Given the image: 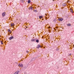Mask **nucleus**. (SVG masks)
<instances>
[{
    "label": "nucleus",
    "mask_w": 74,
    "mask_h": 74,
    "mask_svg": "<svg viewBox=\"0 0 74 74\" xmlns=\"http://www.w3.org/2000/svg\"><path fill=\"white\" fill-rule=\"evenodd\" d=\"M18 66H19L20 67H23V64H19Z\"/></svg>",
    "instance_id": "nucleus-1"
},
{
    "label": "nucleus",
    "mask_w": 74,
    "mask_h": 74,
    "mask_svg": "<svg viewBox=\"0 0 74 74\" xmlns=\"http://www.w3.org/2000/svg\"><path fill=\"white\" fill-rule=\"evenodd\" d=\"M41 46L40 45H37V47L36 48H38V49L39 48H41Z\"/></svg>",
    "instance_id": "nucleus-2"
},
{
    "label": "nucleus",
    "mask_w": 74,
    "mask_h": 74,
    "mask_svg": "<svg viewBox=\"0 0 74 74\" xmlns=\"http://www.w3.org/2000/svg\"><path fill=\"white\" fill-rule=\"evenodd\" d=\"M9 40H12V39H14V37L13 36H12L10 37L9 38Z\"/></svg>",
    "instance_id": "nucleus-3"
},
{
    "label": "nucleus",
    "mask_w": 74,
    "mask_h": 74,
    "mask_svg": "<svg viewBox=\"0 0 74 74\" xmlns=\"http://www.w3.org/2000/svg\"><path fill=\"white\" fill-rule=\"evenodd\" d=\"M2 16H5V12H4L2 14Z\"/></svg>",
    "instance_id": "nucleus-4"
},
{
    "label": "nucleus",
    "mask_w": 74,
    "mask_h": 74,
    "mask_svg": "<svg viewBox=\"0 0 74 74\" xmlns=\"http://www.w3.org/2000/svg\"><path fill=\"white\" fill-rule=\"evenodd\" d=\"M36 57L33 58L31 60V61L32 62V61H34V60H36Z\"/></svg>",
    "instance_id": "nucleus-5"
},
{
    "label": "nucleus",
    "mask_w": 74,
    "mask_h": 74,
    "mask_svg": "<svg viewBox=\"0 0 74 74\" xmlns=\"http://www.w3.org/2000/svg\"><path fill=\"white\" fill-rule=\"evenodd\" d=\"M58 20L59 21H62L63 20V18H59L58 19Z\"/></svg>",
    "instance_id": "nucleus-6"
},
{
    "label": "nucleus",
    "mask_w": 74,
    "mask_h": 74,
    "mask_svg": "<svg viewBox=\"0 0 74 74\" xmlns=\"http://www.w3.org/2000/svg\"><path fill=\"white\" fill-rule=\"evenodd\" d=\"M33 8L32 7H30L29 8V10H33Z\"/></svg>",
    "instance_id": "nucleus-7"
},
{
    "label": "nucleus",
    "mask_w": 74,
    "mask_h": 74,
    "mask_svg": "<svg viewBox=\"0 0 74 74\" xmlns=\"http://www.w3.org/2000/svg\"><path fill=\"white\" fill-rule=\"evenodd\" d=\"M70 11L71 13H73L74 12L73 11V10H72L71 9H70Z\"/></svg>",
    "instance_id": "nucleus-8"
},
{
    "label": "nucleus",
    "mask_w": 74,
    "mask_h": 74,
    "mask_svg": "<svg viewBox=\"0 0 74 74\" xmlns=\"http://www.w3.org/2000/svg\"><path fill=\"white\" fill-rule=\"evenodd\" d=\"M25 0H21V3H24Z\"/></svg>",
    "instance_id": "nucleus-9"
},
{
    "label": "nucleus",
    "mask_w": 74,
    "mask_h": 74,
    "mask_svg": "<svg viewBox=\"0 0 74 74\" xmlns=\"http://www.w3.org/2000/svg\"><path fill=\"white\" fill-rule=\"evenodd\" d=\"M31 41H36V39H32L31 40Z\"/></svg>",
    "instance_id": "nucleus-10"
},
{
    "label": "nucleus",
    "mask_w": 74,
    "mask_h": 74,
    "mask_svg": "<svg viewBox=\"0 0 74 74\" xmlns=\"http://www.w3.org/2000/svg\"><path fill=\"white\" fill-rule=\"evenodd\" d=\"M8 31L9 32H10V33H11L12 32L11 31L10 29H8Z\"/></svg>",
    "instance_id": "nucleus-11"
},
{
    "label": "nucleus",
    "mask_w": 74,
    "mask_h": 74,
    "mask_svg": "<svg viewBox=\"0 0 74 74\" xmlns=\"http://www.w3.org/2000/svg\"><path fill=\"white\" fill-rule=\"evenodd\" d=\"M66 3H64L63 4V5L64 6H66Z\"/></svg>",
    "instance_id": "nucleus-12"
},
{
    "label": "nucleus",
    "mask_w": 74,
    "mask_h": 74,
    "mask_svg": "<svg viewBox=\"0 0 74 74\" xmlns=\"http://www.w3.org/2000/svg\"><path fill=\"white\" fill-rule=\"evenodd\" d=\"M11 26H14V23H12L11 24Z\"/></svg>",
    "instance_id": "nucleus-13"
},
{
    "label": "nucleus",
    "mask_w": 74,
    "mask_h": 74,
    "mask_svg": "<svg viewBox=\"0 0 74 74\" xmlns=\"http://www.w3.org/2000/svg\"><path fill=\"white\" fill-rule=\"evenodd\" d=\"M28 3H30V2H31V1H30V0H28Z\"/></svg>",
    "instance_id": "nucleus-14"
},
{
    "label": "nucleus",
    "mask_w": 74,
    "mask_h": 74,
    "mask_svg": "<svg viewBox=\"0 0 74 74\" xmlns=\"http://www.w3.org/2000/svg\"><path fill=\"white\" fill-rule=\"evenodd\" d=\"M36 42H39V40H38L37 39L36 40Z\"/></svg>",
    "instance_id": "nucleus-15"
},
{
    "label": "nucleus",
    "mask_w": 74,
    "mask_h": 74,
    "mask_svg": "<svg viewBox=\"0 0 74 74\" xmlns=\"http://www.w3.org/2000/svg\"><path fill=\"white\" fill-rule=\"evenodd\" d=\"M39 19H41V18H42V16H39Z\"/></svg>",
    "instance_id": "nucleus-16"
},
{
    "label": "nucleus",
    "mask_w": 74,
    "mask_h": 74,
    "mask_svg": "<svg viewBox=\"0 0 74 74\" xmlns=\"http://www.w3.org/2000/svg\"><path fill=\"white\" fill-rule=\"evenodd\" d=\"M68 26H71V24L69 23L67 24Z\"/></svg>",
    "instance_id": "nucleus-17"
},
{
    "label": "nucleus",
    "mask_w": 74,
    "mask_h": 74,
    "mask_svg": "<svg viewBox=\"0 0 74 74\" xmlns=\"http://www.w3.org/2000/svg\"><path fill=\"white\" fill-rule=\"evenodd\" d=\"M34 11L35 12H37V10H34Z\"/></svg>",
    "instance_id": "nucleus-18"
},
{
    "label": "nucleus",
    "mask_w": 74,
    "mask_h": 74,
    "mask_svg": "<svg viewBox=\"0 0 74 74\" xmlns=\"http://www.w3.org/2000/svg\"><path fill=\"white\" fill-rule=\"evenodd\" d=\"M1 44H3V42H1Z\"/></svg>",
    "instance_id": "nucleus-19"
},
{
    "label": "nucleus",
    "mask_w": 74,
    "mask_h": 74,
    "mask_svg": "<svg viewBox=\"0 0 74 74\" xmlns=\"http://www.w3.org/2000/svg\"><path fill=\"white\" fill-rule=\"evenodd\" d=\"M26 52H27V53H28V51H26Z\"/></svg>",
    "instance_id": "nucleus-20"
},
{
    "label": "nucleus",
    "mask_w": 74,
    "mask_h": 74,
    "mask_svg": "<svg viewBox=\"0 0 74 74\" xmlns=\"http://www.w3.org/2000/svg\"><path fill=\"white\" fill-rule=\"evenodd\" d=\"M56 29H58V27H56Z\"/></svg>",
    "instance_id": "nucleus-21"
},
{
    "label": "nucleus",
    "mask_w": 74,
    "mask_h": 74,
    "mask_svg": "<svg viewBox=\"0 0 74 74\" xmlns=\"http://www.w3.org/2000/svg\"><path fill=\"white\" fill-rule=\"evenodd\" d=\"M54 30H56V29H55V28H54Z\"/></svg>",
    "instance_id": "nucleus-22"
},
{
    "label": "nucleus",
    "mask_w": 74,
    "mask_h": 74,
    "mask_svg": "<svg viewBox=\"0 0 74 74\" xmlns=\"http://www.w3.org/2000/svg\"><path fill=\"white\" fill-rule=\"evenodd\" d=\"M48 28H49V29H50V27H48Z\"/></svg>",
    "instance_id": "nucleus-23"
},
{
    "label": "nucleus",
    "mask_w": 74,
    "mask_h": 74,
    "mask_svg": "<svg viewBox=\"0 0 74 74\" xmlns=\"http://www.w3.org/2000/svg\"><path fill=\"white\" fill-rule=\"evenodd\" d=\"M16 64H18V62H16Z\"/></svg>",
    "instance_id": "nucleus-24"
},
{
    "label": "nucleus",
    "mask_w": 74,
    "mask_h": 74,
    "mask_svg": "<svg viewBox=\"0 0 74 74\" xmlns=\"http://www.w3.org/2000/svg\"><path fill=\"white\" fill-rule=\"evenodd\" d=\"M54 21H55V19L54 20Z\"/></svg>",
    "instance_id": "nucleus-25"
},
{
    "label": "nucleus",
    "mask_w": 74,
    "mask_h": 74,
    "mask_svg": "<svg viewBox=\"0 0 74 74\" xmlns=\"http://www.w3.org/2000/svg\"><path fill=\"white\" fill-rule=\"evenodd\" d=\"M71 55V54H70V55Z\"/></svg>",
    "instance_id": "nucleus-26"
}]
</instances>
